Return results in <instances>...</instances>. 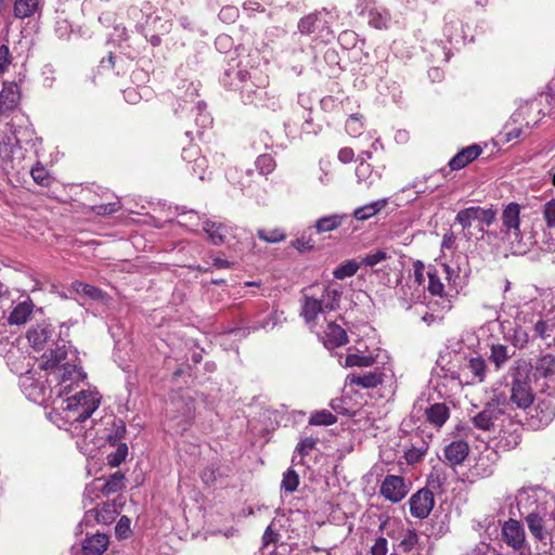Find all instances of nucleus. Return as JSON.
Returning <instances> with one entry per match:
<instances>
[{"label": "nucleus", "instance_id": "obj_1", "mask_svg": "<svg viewBox=\"0 0 555 555\" xmlns=\"http://www.w3.org/2000/svg\"><path fill=\"white\" fill-rule=\"evenodd\" d=\"M54 327L51 324H38L31 327L27 338L35 349L47 350L41 356L40 369L48 372L47 382H56L55 392L66 393L87 378L78 365L75 350L67 347L64 339L54 340Z\"/></svg>", "mask_w": 555, "mask_h": 555}, {"label": "nucleus", "instance_id": "obj_2", "mask_svg": "<svg viewBox=\"0 0 555 555\" xmlns=\"http://www.w3.org/2000/svg\"><path fill=\"white\" fill-rule=\"evenodd\" d=\"M542 301L534 299L520 306L516 315L518 335H524L525 340L529 338H545L551 336L555 330V312L542 313Z\"/></svg>", "mask_w": 555, "mask_h": 555}, {"label": "nucleus", "instance_id": "obj_3", "mask_svg": "<svg viewBox=\"0 0 555 555\" xmlns=\"http://www.w3.org/2000/svg\"><path fill=\"white\" fill-rule=\"evenodd\" d=\"M521 207L517 203L507 204L500 217L499 231L494 236L504 245H507L512 253L522 254L532 244V237L521 227L520 219Z\"/></svg>", "mask_w": 555, "mask_h": 555}, {"label": "nucleus", "instance_id": "obj_4", "mask_svg": "<svg viewBox=\"0 0 555 555\" xmlns=\"http://www.w3.org/2000/svg\"><path fill=\"white\" fill-rule=\"evenodd\" d=\"M341 289L339 286L313 285L306 289L301 304V317L309 324L315 322L319 314L334 311L339 307Z\"/></svg>", "mask_w": 555, "mask_h": 555}, {"label": "nucleus", "instance_id": "obj_5", "mask_svg": "<svg viewBox=\"0 0 555 555\" xmlns=\"http://www.w3.org/2000/svg\"><path fill=\"white\" fill-rule=\"evenodd\" d=\"M60 400L62 417L69 424L82 423L99 408L101 395L93 389H82Z\"/></svg>", "mask_w": 555, "mask_h": 555}, {"label": "nucleus", "instance_id": "obj_6", "mask_svg": "<svg viewBox=\"0 0 555 555\" xmlns=\"http://www.w3.org/2000/svg\"><path fill=\"white\" fill-rule=\"evenodd\" d=\"M225 75H234L238 80V82L235 83V88L241 90L242 99L245 103L266 105L267 77L261 76L257 70L250 73L243 69L228 70Z\"/></svg>", "mask_w": 555, "mask_h": 555}, {"label": "nucleus", "instance_id": "obj_7", "mask_svg": "<svg viewBox=\"0 0 555 555\" xmlns=\"http://www.w3.org/2000/svg\"><path fill=\"white\" fill-rule=\"evenodd\" d=\"M511 401L519 409H527L533 402L530 366L526 362L517 363L512 370Z\"/></svg>", "mask_w": 555, "mask_h": 555}, {"label": "nucleus", "instance_id": "obj_8", "mask_svg": "<svg viewBox=\"0 0 555 555\" xmlns=\"http://www.w3.org/2000/svg\"><path fill=\"white\" fill-rule=\"evenodd\" d=\"M337 18L334 11L322 10L302 17L298 23V29L304 35L315 34L322 40L334 38L333 26Z\"/></svg>", "mask_w": 555, "mask_h": 555}, {"label": "nucleus", "instance_id": "obj_9", "mask_svg": "<svg viewBox=\"0 0 555 555\" xmlns=\"http://www.w3.org/2000/svg\"><path fill=\"white\" fill-rule=\"evenodd\" d=\"M198 96L197 88L192 83H188L185 96L179 103V107L176 108V114L183 117V114L188 117H194L195 124L199 129H206L212 124L210 114L206 111V104L202 101H195Z\"/></svg>", "mask_w": 555, "mask_h": 555}, {"label": "nucleus", "instance_id": "obj_10", "mask_svg": "<svg viewBox=\"0 0 555 555\" xmlns=\"http://www.w3.org/2000/svg\"><path fill=\"white\" fill-rule=\"evenodd\" d=\"M506 405L505 399L502 401L499 397L492 399L481 412L473 417L474 425L482 430H495L498 427L503 426Z\"/></svg>", "mask_w": 555, "mask_h": 555}, {"label": "nucleus", "instance_id": "obj_11", "mask_svg": "<svg viewBox=\"0 0 555 555\" xmlns=\"http://www.w3.org/2000/svg\"><path fill=\"white\" fill-rule=\"evenodd\" d=\"M20 387L27 399H29L33 402L36 403H42L49 393H54L56 398H62L65 396L57 395L55 392L56 384L53 387H48L44 382L40 380V378L36 377V374L33 372H27L24 375L20 377ZM74 386L70 390L66 392V395H69V392L75 388Z\"/></svg>", "mask_w": 555, "mask_h": 555}, {"label": "nucleus", "instance_id": "obj_12", "mask_svg": "<svg viewBox=\"0 0 555 555\" xmlns=\"http://www.w3.org/2000/svg\"><path fill=\"white\" fill-rule=\"evenodd\" d=\"M356 11L365 16L371 27L388 29L391 23V14L388 9L380 7L375 0H358Z\"/></svg>", "mask_w": 555, "mask_h": 555}, {"label": "nucleus", "instance_id": "obj_13", "mask_svg": "<svg viewBox=\"0 0 555 555\" xmlns=\"http://www.w3.org/2000/svg\"><path fill=\"white\" fill-rule=\"evenodd\" d=\"M21 152L20 140L10 124L0 125V165L14 168L15 155Z\"/></svg>", "mask_w": 555, "mask_h": 555}, {"label": "nucleus", "instance_id": "obj_14", "mask_svg": "<svg viewBox=\"0 0 555 555\" xmlns=\"http://www.w3.org/2000/svg\"><path fill=\"white\" fill-rule=\"evenodd\" d=\"M425 266L421 260L413 262V272L409 275L405 285L402 287L403 299L406 301H418L425 294Z\"/></svg>", "mask_w": 555, "mask_h": 555}, {"label": "nucleus", "instance_id": "obj_15", "mask_svg": "<svg viewBox=\"0 0 555 555\" xmlns=\"http://www.w3.org/2000/svg\"><path fill=\"white\" fill-rule=\"evenodd\" d=\"M391 367H375L374 371L366 372L362 375L349 374L347 375L346 382L350 386H357L362 389L375 388L383 384L385 380L392 377Z\"/></svg>", "mask_w": 555, "mask_h": 555}, {"label": "nucleus", "instance_id": "obj_16", "mask_svg": "<svg viewBox=\"0 0 555 555\" xmlns=\"http://www.w3.org/2000/svg\"><path fill=\"white\" fill-rule=\"evenodd\" d=\"M380 494L392 503H398L409 492V486L401 476L387 475L379 489Z\"/></svg>", "mask_w": 555, "mask_h": 555}, {"label": "nucleus", "instance_id": "obj_17", "mask_svg": "<svg viewBox=\"0 0 555 555\" xmlns=\"http://www.w3.org/2000/svg\"><path fill=\"white\" fill-rule=\"evenodd\" d=\"M526 522L531 534L540 541H543L546 544V540L552 541V535L550 533V525L552 519L547 517L546 513L541 514L538 511H529L526 516Z\"/></svg>", "mask_w": 555, "mask_h": 555}, {"label": "nucleus", "instance_id": "obj_18", "mask_svg": "<svg viewBox=\"0 0 555 555\" xmlns=\"http://www.w3.org/2000/svg\"><path fill=\"white\" fill-rule=\"evenodd\" d=\"M502 537L509 547L524 554L526 537L525 530L518 520L512 518L506 520L502 526Z\"/></svg>", "mask_w": 555, "mask_h": 555}, {"label": "nucleus", "instance_id": "obj_19", "mask_svg": "<svg viewBox=\"0 0 555 555\" xmlns=\"http://www.w3.org/2000/svg\"><path fill=\"white\" fill-rule=\"evenodd\" d=\"M409 503L412 516L418 519H424L434 508V494L427 489L418 490L410 498Z\"/></svg>", "mask_w": 555, "mask_h": 555}, {"label": "nucleus", "instance_id": "obj_20", "mask_svg": "<svg viewBox=\"0 0 555 555\" xmlns=\"http://www.w3.org/2000/svg\"><path fill=\"white\" fill-rule=\"evenodd\" d=\"M555 417V398L546 396L539 399L531 413L532 425L542 427L548 425Z\"/></svg>", "mask_w": 555, "mask_h": 555}, {"label": "nucleus", "instance_id": "obj_21", "mask_svg": "<svg viewBox=\"0 0 555 555\" xmlns=\"http://www.w3.org/2000/svg\"><path fill=\"white\" fill-rule=\"evenodd\" d=\"M117 514L118 512L113 503L104 502L100 507L96 506L87 509L83 516V522L86 525H109L115 520Z\"/></svg>", "mask_w": 555, "mask_h": 555}, {"label": "nucleus", "instance_id": "obj_22", "mask_svg": "<svg viewBox=\"0 0 555 555\" xmlns=\"http://www.w3.org/2000/svg\"><path fill=\"white\" fill-rule=\"evenodd\" d=\"M204 231L208 234V237L215 245L230 244L231 238H235L234 229L224 224L217 223L214 221L204 222Z\"/></svg>", "mask_w": 555, "mask_h": 555}, {"label": "nucleus", "instance_id": "obj_23", "mask_svg": "<svg viewBox=\"0 0 555 555\" xmlns=\"http://www.w3.org/2000/svg\"><path fill=\"white\" fill-rule=\"evenodd\" d=\"M356 177L359 185L370 190L379 183L382 179V171L374 170L371 164L365 160H361L356 168Z\"/></svg>", "mask_w": 555, "mask_h": 555}, {"label": "nucleus", "instance_id": "obj_24", "mask_svg": "<svg viewBox=\"0 0 555 555\" xmlns=\"http://www.w3.org/2000/svg\"><path fill=\"white\" fill-rule=\"evenodd\" d=\"M469 446L464 440H455L446 446L444 457L451 466L462 464L468 456Z\"/></svg>", "mask_w": 555, "mask_h": 555}, {"label": "nucleus", "instance_id": "obj_25", "mask_svg": "<svg viewBox=\"0 0 555 555\" xmlns=\"http://www.w3.org/2000/svg\"><path fill=\"white\" fill-rule=\"evenodd\" d=\"M535 374L546 379V386L555 393V358L551 354L541 357L535 365Z\"/></svg>", "mask_w": 555, "mask_h": 555}, {"label": "nucleus", "instance_id": "obj_26", "mask_svg": "<svg viewBox=\"0 0 555 555\" xmlns=\"http://www.w3.org/2000/svg\"><path fill=\"white\" fill-rule=\"evenodd\" d=\"M465 374L470 375V380L467 384L482 383L487 376V364L481 357H472L463 366Z\"/></svg>", "mask_w": 555, "mask_h": 555}, {"label": "nucleus", "instance_id": "obj_27", "mask_svg": "<svg viewBox=\"0 0 555 555\" xmlns=\"http://www.w3.org/2000/svg\"><path fill=\"white\" fill-rule=\"evenodd\" d=\"M34 302L29 297H26L23 301L16 304L10 315L8 317V323L10 325H22L25 324L34 311Z\"/></svg>", "mask_w": 555, "mask_h": 555}, {"label": "nucleus", "instance_id": "obj_28", "mask_svg": "<svg viewBox=\"0 0 555 555\" xmlns=\"http://www.w3.org/2000/svg\"><path fill=\"white\" fill-rule=\"evenodd\" d=\"M21 93L16 83H4L0 92V111L8 112L14 109L20 102Z\"/></svg>", "mask_w": 555, "mask_h": 555}, {"label": "nucleus", "instance_id": "obj_29", "mask_svg": "<svg viewBox=\"0 0 555 555\" xmlns=\"http://www.w3.org/2000/svg\"><path fill=\"white\" fill-rule=\"evenodd\" d=\"M481 153V149L479 145H470L463 149L455 156L451 158L449 162V166L451 170H459L464 168L467 164L476 159Z\"/></svg>", "mask_w": 555, "mask_h": 555}, {"label": "nucleus", "instance_id": "obj_30", "mask_svg": "<svg viewBox=\"0 0 555 555\" xmlns=\"http://www.w3.org/2000/svg\"><path fill=\"white\" fill-rule=\"evenodd\" d=\"M347 341L346 331L334 322H328L324 332V345L327 348H336L345 345Z\"/></svg>", "mask_w": 555, "mask_h": 555}, {"label": "nucleus", "instance_id": "obj_31", "mask_svg": "<svg viewBox=\"0 0 555 555\" xmlns=\"http://www.w3.org/2000/svg\"><path fill=\"white\" fill-rule=\"evenodd\" d=\"M109 539L104 533H95L87 538L82 544L85 555H102L108 546Z\"/></svg>", "mask_w": 555, "mask_h": 555}, {"label": "nucleus", "instance_id": "obj_32", "mask_svg": "<svg viewBox=\"0 0 555 555\" xmlns=\"http://www.w3.org/2000/svg\"><path fill=\"white\" fill-rule=\"evenodd\" d=\"M428 450V441L423 437L415 435L412 446L404 452V457L409 464L421 462Z\"/></svg>", "mask_w": 555, "mask_h": 555}, {"label": "nucleus", "instance_id": "obj_33", "mask_svg": "<svg viewBox=\"0 0 555 555\" xmlns=\"http://www.w3.org/2000/svg\"><path fill=\"white\" fill-rule=\"evenodd\" d=\"M426 420L435 427H441L449 418V408L444 403L431 404L425 411Z\"/></svg>", "mask_w": 555, "mask_h": 555}, {"label": "nucleus", "instance_id": "obj_34", "mask_svg": "<svg viewBox=\"0 0 555 555\" xmlns=\"http://www.w3.org/2000/svg\"><path fill=\"white\" fill-rule=\"evenodd\" d=\"M41 0H15L14 1V16L17 18H26L34 16L41 11Z\"/></svg>", "mask_w": 555, "mask_h": 555}, {"label": "nucleus", "instance_id": "obj_35", "mask_svg": "<svg viewBox=\"0 0 555 555\" xmlns=\"http://www.w3.org/2000/svg\"><path fill=\"white\" fill-rule=\"evenodd\" d=\"M387 203L388 201L386 198L374 201L370 204L356 208L352 216L359 221H365L376 216L382 209L386 207Z\"/></svg>", "mask_w": 555, "mask_h": 555}, {"label": "nucleus", "instance_id": "obj_36", "mask_svg": "<svg viewBox=\"0 0 555 555\" xmlns=\"http://www.w3.org/2000/svg\"><path fill=\"white\" fill-rule=\"evenodd\" d=\"M478 219V206H472L465 209L460 210L456 214L455 222L459 223L464 231V236L466 238L472 237V233L469 228L473 225L475 221Z\"/></svg>", "mask_w": 555, "mask_h": 555}, {"label": "nucleus", "instance_id": "obj_37", "mask_svg": "<svg viewBox=\"0 0 555 555\" xmlns=\"http://www.w3.org/2000/svg\"><path fill=\"white\" fill-rule=\"evenodd\" d=\"M526 111L527 108L522 107L512 115L511 120L505 125L503 130L505 141L509 142L514 139L519 138L524 133V127L521 125L517 127L515 126V124H518L520 119H524V114L526 113Z\"/></svg>", "mask_w": 555, "mask_h": 555}, {"label": "nucleus", "instance_id": "obj_38", "mask_svg": "<svg viewBox=\"0 0 555 555\" xmlns=\"http://www.w3.org/2000/svg\"><path fill=\"white\" fill-rule=\"evenodd\" d=\"M344 218L345 215L325 216L318 219L314 227L318 233L330 232L340 227Z\"/></svg>", "mask_w": 555, "mask_h": 555}, {"label": "nucleus", "instance_id": "obj_39", "mask_svg": "<svg viewBox=\"0 0 555 555\" xmlns=\"http://www.w3.org/2000/svg\"><path fill=\"white\" fill-rule=\"evenodd\" d=\"M125 476L117 472L109 476V478L102 485H99L101 492L105 495L115 493L122 489Z\"/></svg>", "mask_w": 555, "mask_h": 555}, {"label": "nucleus", "instance_id": "obj_40", "mask_svg": "<svg viewBox=\"0 0 555 555\" xmlns=\"http://www.w3.org/2000/svg\"><path fill=\"white\" fill-rule=\"evenodd\" d=\"M426 275L428 278V286L427 289L429 293L434 296H443L444 292V285L441 282L440 275L436 269H429L426 272Z\"/></svg>", "mask_w": 555, "mask_h": 555}, {"label": "nucleus", "instance_id": "obj_41", "mask_svg": "<svg viewBox=\"0 0 555 555\" xmlns=\"http://www.w3.org/2000/svg\"><path fill=\"white\" fill-rule=\"evenodd\" d=\"M376 362V357L369 354L349 353L345 359L346 366H361L367 367Z\"/></svg>", "mask_w": 555, "mask_h": 555}, {"label": "nucleus", "instance_id": "obj_42", "mask_svg": "<svg viewBox=\"0 0 555 555\" xmlns=\"http://www.w3.org/2000/svg\"><path fill=\"white\" fill-rule=\"evenodd\" d=\"M337 417L327 410L318 411L311 415L309 424L315 426H328L335 424Z\"/></svg>", "mask_w": 555, "mask_h": 555}, {"label": "nucleus", "instance_id": "obj_43", "mask_svg": "<svg viewBox=\"0 0 555 555\" xmlns=\"http://www.w3.org/2000/svg\"><path fill=\"white\" fill-rule=\"evenodd\" d=\"M75 289L78 294L85 295L86 297H89L91 299H104V293L100 288L92 286L90 284L77 282L75 283Z\"/></svg>", "mask_w": 555, "mask_h": 555}, {"label": "nucleus", "instance_id": "obj_44", "mask_svg": "<svg viewBox=\"0 0 555 555\" xmlns=\"http://www.w3.org/2000/svg\"><path fill=\"white\" fill-rule=\"evenodd\" d=\"M418 534L414 530H409L404 533L403 538L399 542L398 548L402 553H409L418 545Z\"/></svg>", "mask_w": 555, "mask_h": 555}, {"label": "nucleus", "instance_id": "obj_45", "mask_svg": "<svg viewBox=\"0 0 555 555\" xmlns=\"http://www.w3.org/2000/svg\"><path fill=\"white\" fill-rule=\"evenodd\" d=\"M534 489L530 488V489H520L518 491V494L516 496V501H517V506H518V509L519 512L522 514L521 512V508H527L529 507L531 504H534L537 502V498H535V493H534Z\"/></svg>", "mask_w": 555, "mask_h": 555}, {"label": "nucleus", "instance_id": "obj_46", "mask_svg": "<svg viewBox=\"0 0 555 555\" xmlns=\"http://www.w3.org/2000/svg\"><path fill=\"white\" fill-rule=\"evenodd\" d=\"M128 455V447L126 443L121 442L117 444V448L114 452L107 454V464L111 467L119 466Z\"/></svg>", "mask_w": 555, "mask_h": 555}, {"label": "nucleus", "instance_id": "obj_47", "mask_svg": "<svg viewBox=\"0 0 555 555\" xmlns=\"http://www.w3.org/2000/svg\"><path fill=\"white\" fill-rule=\"evenodd\" d=\"M299 485V477L298 474L293 469L288 468L282 479V489H284L286 492H294Z\"/></svg>", "mask_w": 555, "mask_h": 555}, {"label": "nucleus", "instance_id": "obj_48", "mask_svg": "<svg viewBox=\"0 0 555 555\" xmlns=\"http://www.w3.org/2000/svg\"><path fill=\"white\" fill-rule=\"evenodd\" d=\"M255 165L259 173L263 176L271 173L275 168V162L273 157L269 154L260 155L256 159Z\"/></svg>", "mask_w": 555, "mask_h": 555}, {"label": "nucleus", "instance_id": "obj_49", "mask_svg": "<svg viewBox=\"0 0 555 555\" xmlns=\"http://www.w3.org/2000/svg\"><path fill=\"white\" fill-rule=\"evenodd\" d=\"M257 235L260 240L267 243H279L285 240L286 235L281 229H273L270 231L260 229L257 232Z\"/></svg>", "mask_w": 555, "mask_h": 555}, {"label": "nucleus", "instance_id": "obj_50", "mask_svg": "<svg viewBox=\"0 0 555 555\" xmlns=\"http://www.w3.org/2000/svg\"><path fill=\"white\" fill-rule=\"evenodd\" d=\"M359 270V264L356 261H348L347 263L338 266L333 274L338 280H344L346 278L352 276Z\"/></svg>", "mask_w": 555, "mask_h": 555}, {"label": "nucleus", "instance_id": "obj_51", "mask_svg": "<svg viewBox=\"0 0 555 555\" xmlns=\"http://www.w3.org/2000/svg\"><path fill=\"white\" fill-rule=\"evenodd\" d=\"M101 489L96 481L88 485L83 492L82 503L83 507L89 509L93 504V501L100 496Z\"/></svg>", "mask_w": 555, "mask_h": 555}, {"label": "nucleus", "instance_id": "obj_52", "mask_svg": "<svg viewBox=\"0 0 555 555\" xmlns=\"http://www.w3.org/2000/svg\"><path fill=\"white\" fill-rule=\"evenodd\" d=\"M507 347L503 345H494L491 348V360L498 369H500L508 359Z\"/></svg>", "mask_w": 555, "mask_h": 555}, {"label": "nucleus", "instance_id": "obj_53", "mask_svg": "<svg viewBox=\"0 0 555 555\" xmlns=\"http://www.w3.org/2000/svg\"><path fill=\"white\" fill-rule=\"evenodd\" d=\"M388 258L387 256V253L384 251V250H375V251H372L367 255H365V257L362 258L361 260V263L364 264L365 267H374L376 266L377 263L386 260Z\"/></svg>", "mask_w": 555, "mask_h": 555}, {"label": "nucleus", "instance_id": "obj_54", "mask_svg": "<svg viewBox=\"0 0 555 555\" xmlns=\"http://www.w3.org/2000/svg\"><path fill=\"white\" fill-rule=\"evenodd\" d=\"M120 209L119 202H113L107 204H100L92 206V211L99 216H108L117 212Z\"/></svg>", "mask_w": 555, "mask_h": 555}, {"label": "nucleus", "instance_id": "obj_55", "mask_svg": "<svg viewBox=\"0 0 555 555\" xmlns=\"http://www.w3.org/2000/svg\"><path fill=\"white\" fill-rule=\"evenodd\" d=\"M543 217L548 228H555V198L544 204Z\"/></svg>", "mask_w": 555, "mask_h": 555}, {"label": "nucleus", "instance_id": "obj_56", "mask_svg": "<svg viewBox=\"0 0 555 555\" xmlns=\"http://www.w3.org/2000/svg\"><path fill=\"white\" fill-rule=\"evenodd\" d=\"M292 246L300 253L311 250L314 247V241L311 236L301 235L300 237L292 241Z\"/></svg>", "mask_w": 555, "mask_h": 555}, {"label": "nucleus", "instance_id": "obj_57", "mask_svg": "<svg viewBox=\"0 0 555 555\" xmlns=\"http://www.w3.org/2000/svg\"><path fill=\"white\" fill-rule=\"evenodd\" d=\"M362 129H363V125H362L361 119L358 116L353 115L347 119L346 130L350 135H352V137L360 135L362 132Z\"/></svg>", "mask_w": 555, "mask_h": 555}, {"label": "nucleus", "instance_id": "obj_58", "mask_svg": "<svg viewBox=\"0 0 555 555\" xmlns=\"http://www.w3.org/2000/svg\"><path fill=\"white\" fill-rule=\"evenodd\" d=\"M130 525V519L127 516H121L115 527V533L117 538L126 539L131 531Z\"/></svg>", "mask_w": 555, "mask_h": 555}, {"label": "nucleus", "instance_id": "obj_59", "mask_svg": "<svg viewBox=\"0 0 555 555\" xmlns=\"http://www.w3.org/2000/svg\"><path fill=\"white\" fill-rule=\"evenodd\" d=\"M30 175L34 181L39 185H48L49 177L47 170L42 166L31 168Z\"/></svg>", "mask_w": 555, "mask_h": 555}, {"label": "nucleus", "instance_id": "obj_60", "mask_svg": "<svg viewBox=\"0 0 555 555\" xmlns=\"http://www.w3.org/2000/svg\"><path fill=\"white\" fill-rule=\"evenodd\" d=\"M208 167V162L205 156H198L193 160L192 170L198 176L201 180L204 179L205 171Z\"/></svg>", "mask_w": 555, "mask_h": 555}, {"label": "nucleus", "instance_id": "obj_61", "mask_svg": "<svg viewBox=\"0 0 555 555\" xmlns=\"http://www.w3.org/2000/svg\"><path fill=\"white\" fill-rule=\"evenodd\" d=\"M317 444V440L309 437V438H305L302 439L296 447V452L300 455V456H305L307 454H309V452L314 449Z\"/></svg>", "mask_w": 555, "mask_h": 555}, {"label": "nucleus", "instance_id": "obj_62", "mask_svg": "<svg viewBox=\"0 0 555 555\" xmlns=\"http://www.w3.org/2000/svg\"><path fill=\"white\" fill-rule=\"evenodd\" d=\"M388 552V541L384 537H379L375 540L371 547V555H386Z\"/></svg>", "mask_w": 555, "mask_h": 555}, {"label": "nucleus", "instance_id": "obj_63", "mask_svg": "<svg viewBox=\"0 0 555 555\" xmlns=\"http://www.w3.org/2000/svg\"><path fill=\"white\" fill-rule=\"evenodd\" d=\"M495 220V212L492 209H485L478 206V219L479 223L490 225Z\"/></svg>", "mask_w": 555, "mask_h": 555}, {"label": "nucleus", "instance_id": "obj_64", "mask_svg": "<svg viewBox=\"0 0 555 555\" xmlns=\"http://www.w3.org/2000/svg\"><path fill=\"white\" fill-rule=\"evenodd\" d=\"M10 64H11V54H10L9 47L5 44H2V46H0V73L7 72Z\"/></svg>", "mask_w": 555, "mask_h": 555}]
</instances>
